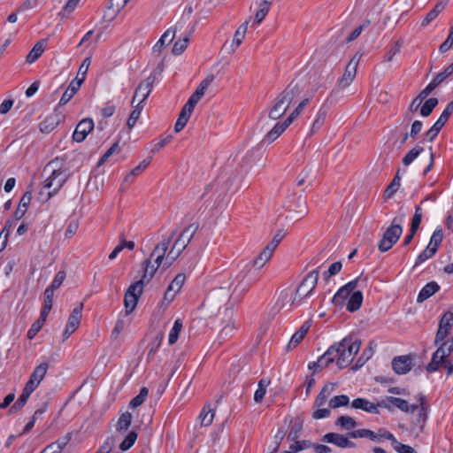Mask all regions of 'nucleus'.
I'll return each mask as SVG.
<instances>
[{"label":"nucleus","instance_id":"f257e3e1","mask_svg":"<svg viewBox=\"0 0 453 453\" xmlns=\"http://www.w3.org/2000/svg\"><path fill=\"white\" fill-rule=\"evenodd\" d=\"M239 297H234L230 293V287H219L211 289L204 298L202 308L209 316H222L230 318L234 316V306Z\"/></svg>","mask_w":453,"mask_h":453},{"label":"nucleus","instance_id":"f03ea898","mask_svg":"<svg viewBox=\"0 0 453 453\" xmlns=\"http://www.w3.org/2000/svg\"><path fill=\"white\" fill-rule=\"evenodd\" d=\"M333 345L336 347L338 352L336 356V365L339 369H343L352 362L355 356L358 353L361 340L352 342V337L349 335Z\"/></svg>","mask_w":453,"mask_h":453},{"label":"nucleus","instance_id":"7ed1b4c3","mask_svg":"<svg viewBox=\"0 0 453 453\" xmlns=\"http://www.w3.org/2000/svg\"><path fill=\"white\" fill-rule=\"evenodd\" d=\"M403 219L395 218L389 227L387 228L382 238L378 243V249L381 252L389 250L397 242L403 233L401 222Z\"/></svg>","mask_w":453,"mask_h":453},{"label":"nucleus","instance_id":"20e7f679","mask_svg":"<svg viewBox=\"0 0 453 453\" xmlns=\"http://www.w3.org/2000/svg\"><path fill=\"white\" fill-rule=\"evenodd\" d=\"M439 348L434 352L431 361L426 369L428 372H434L439 370L441 365L448 360L447 357L453 352V338L446 342H441Z\"/></svg>","mask_w":453,"mask_h":453},{"label":"nucleus","instance_id":"39448f33","mask_svg":"<svg viewBox=\"0 0 453 453\" xmlns=\"http://www.w3.org/2000/svg\"><path fill=\"white\" fill-rule=\"evenodd\" d=\"M319 280V271L313 270L309 273L298 286L291 305H296L303 297L310 296L315 289Z\"/></svg>","mask_w":453,"mask_h":453},{"label":"nucleus","instance_id":"423d86ee","mask_svg":"<svg viewBox=\"0 0 453 453\" xmlns=\"http://www.w3.org/2000/svg\"><path fill=\"white\" fill-rule=\"evenodd\" d=\"M68 178L69 174L66 173V170H63L61 167L52 169L50 175L44 181L43 185V188L52 189L48 193L49 198L59 191Z\"/></svg>","mask_w":453,"mask_h":453},{"label":"nucleus","instance_id":"0eeeda50","mask_svg":"<svg viewBox=\"0 0 453 453\" xmlns=\"http://www.w3.org/2000/svg\"><path fill=\"white\" fill-rule=\"evenodd\" d=\"M143 288L142 287V281H136L129 286L125 293L124 305L126 309V314L129 315L135 309L139 297L142 294Z\"/></svg>","mask_w":453,"mask_h":453},{"label":"nucleus","instance_id":"6e6552de","mask_svg":"<svg viewBox=\"0 0 453 453\" xmlns=\"http://www.w3.org/2000/svg\"><path fill=\"white\" fill-rule=\"evenodd\" d=\"M453 312L446 311L440 319L439 328L437 330L434 344L437 345L441 342H446V337L449 335L452 328Z\"/></svg>","mask_w":453,"mask_h":453},{"label":"nucleus","instance_id":"1a4fd4ad","mask_svg":"<svg viewBox=\"0 0 453 453\" xmlns=\"http://www.w3.org/2000/svg\"><path fill=\"white\" fill-rule=\"evenodd\" d=\"M154 83L155 74H150L144 81H141L135 89L131 104H134L135 103L139 95H142V99L139 102L143 104L151 93Z\"/></svg>","mask_w":453,"mask_h":453},{"label":"nucleus","instance_id":"9d476101","mask_svg":"<svg viewBox=\"0 0 453 453\" xmlns=\"http://www.w3.org/2000/svg\"><path fill=\"white\" fill-rule=\"evenodd\" d=\"M199 225L192 223L183 229L173 244L180 250H184L197 232Z\"/></svg>","mask_w":453,"mask_h":453},{"label":"nucleus","instance_id":"9b49d317","mask_svg":"<svg viewBox=\"0 0 453 453\" xmlns=\"http://www.w3.org/2000/svg\"><path fill=\"white\" fill-rule=\"evenodd\" d=\"M94 129V121L90 118L81 119L76 126L73 139L76 142H83L88 134Z\"/></svg>","mask_w":453,"mask_h":453},{"label":"nucleus","instance_id":"f8f14e48","mask_svg":"<svg viewBox=\"0 0 453 453\" xmlns=\"http://www.w3.org/2000/svg\"><path fill=\"white\" fill-rule=\"evenodd\" d=\"M302 91L303 86L301 83L293 80L278 96L289 106L294 99L300 96Z\"/></svg>","mask_w":453,"mask_h":453},{"label":"nucleus","instance_id":"ddd939ff","mask_svg":"<svg viewBox=\"0 0 453 453\" xmlns=\"http://www.w3.org/2000/svg\"><path fill=\"white\" fill-rule=\"evenodd\" d=\"M322 441L342 449L354 448L356 446V444L349 440L348 434L345 436L341 434L327 433L322 437Z\"/></svg>","mask_w":453,"mask_h":453},{"label":"nucleus","instance_id":"4468645a","mask_svg":"<svg viewBox=\"0 0 453 453\" xmlns=\"http://www.w3.org/2000/svg\"><path fill=\"white\" fill-rule=\"evenodd\" d=\"M378 405L388 411H391L392 406H395L403 412H410V403L406 400L398 397L387 396L385 399L378 401Z\"/></svg>","mask_w":453,"mask_h":453},{"label":"nucleus","instance_id":"2eb2a0df","mask_svg":"<svg viewBox=\"0 0 453 453\" xmlns=\"http://www.w3.org/2000/svg\"><path fill=\"white\" fill-rule=\"evenodd\" d=\"M419 401V411L414 419L412 420V426L418 427L421 432L426 423L428 414V405L426 403L425 396L423 395H418Z\"/></svg>","mask_w":453,"mask_h":453},{"label":"nucleus","instance_id":"dca6fc26","mask_svg":"<svg viewBox=\"0 0 453 453\" xmlns=\"http://www.w3.org/2000/svg\"><path fill=\"white\" fill-rule=\"evenodd\" d=\"M412 367V359L410 356L395 357L392 360V368L397 374H405Z\"/></svg>","mask_w":453,"mask_h":453},{"label":"nucleus","instance_id":"f3484780","mask_svg":"<svg viewBox=\"0 0 453 453\" xmlns=\"http://www.w3.org/2000/svg\"><path fill=\"white\" fill-rule=\"evenodd\" d=\"M63 116L59 113L54 112L46 117L43 121L39 125L40 131L44 134H49L54 130L63 119Z\"/></svg>","mask_w":453,"mask_h":453},{"label":"nucleus","instance_id":"a211bd4d","mask_svg":"<svg viewBox=\"0 0 453 453\" xmlns=\"http://www.w3.org/2000/svg\"><path fill=\"white\" fill-rule=\"evenodd\" d=\"M358 60H350L345 68L342 77L339 80V86L342 88L348 87L354 80L357 73Z\"/></svg>","mask_w":453,"mask_h":453},{"label":"nucleus","instance_id":"6ab92c4d","mask_svg":"<svg viewBox=\"0 0 453 453\" xmlns=\"http://www.w3.org/2000/svg\"><path fill=\"white\" fill-rule=\"evenodd\" d=\"M82 84V79H80V77H76L74 80H73L68 88L65 89L64 94L62 95L58 105H65L66 104L73 96L77 93L79 88H81Z\"/></svg>","mask_w":453,"mask_h":453},{"label":"nucleus","instance_id":"aec40b11","mask_svg":"<svg viewBox=\"0 0 453 453\" xmlns=\"http://www.w3.org/2000/svg\"><path fill=\"white\" fill-rule=\"evenodd\" d=\"M288 423L290 426L289 432L288 434V440L289 441H296L301 434V432L303 428V420L300 418H292L289 419L288 418H285V423Z\"/></svg>","mask_w":453,"mask_h":453},{"label":"nucleus","instance_id":"412c9836","mask_svg":"<svg viewBox=\"0 0 453 453\" xmlns=\"http://www.w3.org/2000/svg\"><path fill=\"white\" fill-rule=\"evenodd\" d=\"M337 349L336 347H334V345H331L327 350L320 356L317 360V365H319V369H323L327 367L329 365L333 364L334 361L336 362V356H337Z\"/></svg>","mask_w":453,"mask_h":453},{"label":"nucleus","instance_id":"4be33fe9","mask_svg":"<svg viewBox=\"0 0 453 453\" xmlns=\"http://www.w3.org/2000/svg\"><path fill=\"white\" fill-rule=\"evenodd\" d=\"M177 27V25L175 26ZM175 29L169 28L167 29L160 37V39L157 42V43L153 47L154 53H160L162 50L169 45L175 37Z\"/></svg>","mask_w":453,"mask_h":453},{"label":"nucleus","instance_id":"5701e85b","mask_svg":"<svg viewBox=\"0 0 453 453\" xmlns=\"http://www.w3.org/2000/svg\"><path fill=\"white\" fill-rule=\"evenodd\" d=\"M440 286L435 281L426 283L419 291L417 302L421 303L440 290Z\"/></svg>","mask_w":453,"mask_h":453},{"label":"nucleus","instance_id":"b1692460","mask_svg":"<svg viewBox=\"0 0 453 453\" xmlns=\"http://www.w3.org/2000/svg\"><path fill=\"white\" fill-rule=\"evenodd\" d=\"M436 88L434 87L431 82L411 101L409 111L411 112H416L420 107L422 102L428 96V95L434 90Z\"/></svg>","mask_w":453,"mask_h":453},{"label":"nucleus","instance_id":"393cba45","mask_svg":"<svg viewBox=\"0 0 453 453\" xmlns=\"http://www.w3.org/2000/svg\"><path fill=\"white\" fill-rule=\"evenodd\" d=\"M311 324L309 321L304 322L301 327L292 335L288 344V349H291L292 348H296L304 338L305 334L308 333L310 329Z\"/></svg>","mask_w":453,"mask_h":453},{"label":"nucleus","instance_id":"a878e982","mask_svg":"<svg viewBox=\"0 0 453 453\" xmlns=\"http://www.w3.org/2000/svg\"><path fill=\"white\" fill-rule=\"evenodd\" d=\"M32 194L30 191H27L24 193L22 197L20 198L19 203L16 211H14L13 217L15 220H19L24 217L27 207L31 202Z\"/></svg>","mask_w":453,"mask_h":453},{"label":"nucleus","instance_id":"bb28decb","mask_svg":"<svg viewBox=\"0 0 453 453\" xmlns=\"http://www.w3.org/2000/svg\"><path fill=\"white\" fill-rule=\"evenodd\" d=\"M335 388H336L335 383L326 384L322 388L319 394L317 395V397L314 401V405L319 408L321 407L322 405H324L326 399L328 398V396L334 391Z\"/></svg>","mask_w":453,"mask_h":453},{"label":"nucleus","instance_id":"cd10ccee","mask_svg":"<svg viewBox=\"0 0 453 453\" xmlns=\"http://www.w3.org/2000/svg\"><path fill=\"white\" fill-rule=\"evenodd\" d=\"M288 108L289 106L278 96L274 105L269 111V118L276 120L283 116Z\"/></svg>","mask_w":453,"mask_h":453},{"label":"nucleus","instance_id":"c85d7f7f","mask_svg":"<svg viewBox=\"0 0 453 453\" xmlns=\"http://www.w3.org/2000/svg\"><path fill=\"white\" fill-rule=\"evenodd\" d=\"M143 274L141 280L138 281H142V287L143 288L145 283H149L153 278L155 273L158 269L155 266V265H150V258L145 260L142 265Z\"/></svg>","mask_w":453,"mask_h":453},{"label":"nucleus","instance_id":"c756f323","mask_svg":"<svg viewBox=\"0 0 453 453\" xmlns=\"http://www.w3.org/2000/svg\"><path fill=\"white\" fill-rule=\"evenodd\" d=\"M363 303V294L361 291L357 290L353 292L346 303V309L349 312H355L361 307Z\"/></svg>","mask_w":453,"mask_h":453},{"label":"nucleus","instance_id":"7c9ffc66","mask_svg":"<svg viewBox=\"0 0 453 453\" xmlns=\"http://www.w3.org/2000/svg\"><path fill=\"white\" fill-rule=\"evenodd\" d=\"M373 345L376 346L373 342H369V346L364 349L356 364L352 366L353 371H357L360 369L372 357L374 353Z\"/></svg>","mask_w":453,"mask_h":453},{"label":"nucleus","instance_id":"2f4dec72","mask_svg":"<svg viewBox=\"0 0 453 453\" xmlns=\"http://www.w3.org/2000/svg\"><path fill=\"white\" fill-rule=\"evenodd\" d=\"M82 310H83V303H81L78 306H76L72 313L70 314L66 325L70 328H74L75 330L79 327L81 319L82 317Z\"/></svg>","mask_w":453,"mask_h":453},{"label":"nucleus","instance_id":"473e14b6","mask_svg":"<svg viewBox=\"0 0 453 453\" xmlns=\"http://www.w3.org/2000/svg\"><path fill=\"white\" fill-rule=\"evenodd\" d=\"M176 234V230H173L170 236L164 239L162 242H158L156 247L154 248L152 253L150 254V259L154 257L155 256L160 255V257L165 256L166 250L168 249V246L172 241V238Z\"/></svg>","mask_w":453,"mask_h":453},{"label":"nucleus","instance_id":"72a5a7b5","mask_svg":"<svg viewBox=\"0 0 453 453\" xmlns=\"http://www.w3.org/2000/svg\"><path fill=\"white\" fill-rule=\"evenodd\" d=\"M446 4H447V1H441L438 4H436V5L434 7V9L431 10L426 14V16L425 17V19L421 22V26L422 27H426L430 22H432L439 15V13H441L444 10Z\"/></svg>","mask_w":453,"mask_h":453},{"label":"nucleus","instance_id":"f704fd0d","mask_svg":"<svg viewBox=\"0 0 453 453\" xmlns=\"http://www.w3.org/2000/svg\"><path fill=\"white\" fill-rule=\"evenodd\" d=\"M273 251L274 250H273L271 248L265 246L258 257L253 261V266L257 269L263 267L270 260Z\"/></svg>","mask_w":453,"mask_h":453},{"label":"nucleus","instance_id":"c9c22d12","mask_svg":"<svg viewBox=\"0 0 453 453\" xmlns=\"http://www.w3.org/2000/svg\"><path fill=\"white\" fill-rule=\"evenodd\" d=\"M222 323H225V326L221 329L219 337L222 340H225L228 337L232 332L236 328L235 320L233 319V316L229 319L226 317H222Z\"/></svg>","mask_w":453,"mask_h":453},{"label":"nucleus","instance_id":"e433bc0d","mask_svg":"<svg viewBox=\"0 0 453 453\" xmlns=\"http://www.w3.org/2000/svg\"><path fill=\"white\" fill-rule=\"evenodd\" d=\"M247 28H248V21H245L235 31L234 39H233V42L231 44L233 50H235L242 42L243 39L245 38Z\"/></svg>","mask_w":453,"mask_h":453},{"label":"nucleus","instance_id":"4c0bfd02","mask_svg":"<svg viewBox=\"0 0 453 453\" xmlns=\"http://www.w3.org/2000/svg\"><path fill=\"white\" fill-rule=\"evenodd\" d=\"M45 42V40H41L35 43V45L27 56V63L32 64L42 56V52L44 51Z\"/></svg>","mask_w":453,"mask_h":453},{"label":"nucleus","instance_id":"58836bf2","mask_svg":"<svg viewBox=\"0 0 453 453\" xmlns=\"http://www.w3.org/2000/svg\"><path fill=\"white\" fill-rule=\"evenodd\" d=\"M327 111L323 107L320 108L317 113L316 119H314L312 126L311 127L310 135L317 133L321 127L324 125Z\"/></svg>","mask_w":453,"mask_h":453},{"label":"nucleus","instance_id":"ea45409f","mask_svg":"<svg viewBox=\"0 0 453 453\" xmlns=\"http://www.w3.org/2000/svg\"><path fill=\"white\" fill-rule=\"evenodd\" d=\"M215 411L210 408L209 405H205L198 417L201 422L202 426H210L214 418Z\"/></svg>","mask_w":453,"mask_h":453},{"label":"nucleus","instance_id":"a19ab883","mask_svg":"<svg viewBox=\"0 0 453 453\" xmlns=\"http://www.w3.org/2000/svg\"><path fill=\"white\" fill-rule=\"evenodd\" d=\"M399 173H400V170L397 171L393 180L388 186V188H386V190L384 192L383 196L386 200L391 198L395 194V192L398 190V188L400 187L401 177H400Z\"/></svg>","mask_w":453,"mask_h":453},{"label":"nucleus","instance_id":"79ce46f5","mask_svg":"<svg viewBox=\"0 0 453 453\" xmlns=\"http://www.w3.org/2000/svg\"><path fill=\"white\" fill-rule=\"evenodd\" d=\"M53 296H54V291L46 288L45 291H44V302H43V306L42 308V311H41V314L44 316H47L49 315L51 308H52V303H53Z\"/></svg>","mask_w":453,"mask_h":453},{"label":"nucleus","instance_id":"37998d69","mask_svg":"<svg viewBox=\"0 0 453 453\" xmlns=\"http://www.w3.org/2000/svg\"><path fill=\"white\" fill-rule=\"evenodd\" d=\"M424 151V148L420 145H416L413 149H411L403 157V165L408 166L411 165L422 152Z\"/></svg>","mask_w":453,"mask_h":453},{"label":"nucleus","instance_id":"c03bdc74","mask_svg":"<svg viewBox=\"0 0 453 453\" xmlns=\"http://www.w3.org/2000/svg\"><path fill=\"white\" fill-rule=\"evenodd\" d=\"M271 2L264 0L259 4V9L255 14L254 21L260 24L269 12Z\"/></svg>","mask_w":453,"mask_h":453},{"label":"nucleus","instance_id":"a18cd8bd","mask_svg":"<svg viewBox=\"0 0 453 453\" xmlns=\"http://www.w3.org/2000/svg\"><path fill=\"white\" fill-rule=\"evenodd\" d=\"M132 105L134 109L131 111L130 116L127 121L128 128H133L135 126L136 121L138 120L141 115V111L143 109V104L140 102L136 105H134V104Z\"/></svg>","mask_w":453,"mask_h":453},{"label":"nucleus","instance_id":"49530a36","mask_svg":"<svg viewBox=\"0 0 453 453\" xmlns=\"http://www.w3.org/2000/svg\"><path fill=\"white\" fill-rule=\"evenodd\" d=\"M453 74V62L447 66L442 72L439 73L431 81V84L437 88L448 77Z\"/></svg>","mask_w":453,"mask_h":453},{"label":"nucleus","instance_id":"de8ad7c7","mask_svg":"<svg viewBox=\"0 0 453 453\" xmlns=\"http://www.w3.org/2000/svg\"><path fill=\"white\" fill-rule=\"evenodd\" d=\"M352 293H350L347 288L341 287L338 291L335 293L332 299V303L336 306H342L344 301L350 296Z\"/></svg>","mask_w":453,"mask_h":453},{"label":"nucleus","instance_id":"09e8293b","mask_svg":"<svg viewBox=\"0 0 453 453\" xmlns=\"http://www.w3.org/2000/svg\"><path fill=\"white\" fill-rule=\"evenodd\" d=\"M46 319L47 316L43 317L42 314H40L39 319L32 324L31 327L27 331V338L29 340H32L39 333Z\"/></svg>","mask_w":453,"mask_h":453},{"label":"nucleus","instance_id":"8fccbe9b","mask_svg":"<svg viewBox=\"0 0 453 453\" xmlns=\"http://www.w3.org/2000/svg\"><path fill=\"white\" fill-rule=\"evenodd\" d=\"M335 425L341 426L344 430H350L357 426L355 419L349 416H340L336 419Z\"/></svg>","mask_w":453,"mask_h":453},{"label":"nucleus","instance_id":"3c124183","mask_svg":"<svg viewBox=\"0 0 453 453\" xmlns=\"http://www.w3.org/2000/svg\"><path fill=\"white\" fill-rule=\"evenodd\" d=\"M438 103L439 102L436 97L427 99L420 108V115L423 117H428L437 106Z\"/></svg>","mask_w":453,"mask_h":453},{"label":"nucleus","instance_id":"603ef678","mask_svg":"<svg viewBox=\"0 0 453 453\" xmlns=\"http://www.w3.org/2000/svg\"><path fill=\"white\" fill-rule=\"evenodd\" d=\"M152 157L143 159L136 167H134L125 178V181L129 180V177H136L150 164Z\"/></svg>","mask_w":453,"mask_h":453},{"label":"nucleus","instance_id":"864d4df0","mask_svg":"<svg viewBox=\"0 0 453 453\" xmlns=\"http://www.w3.org/2000/svg\"><path fill=\"white\" fill-rule=\"evenodd\" d=\"M181 328H182V321H181V319H178L174 321L173 326L171 329L170 334H169L168 342H169L170 345H173L177 342V340L179 338V334L181 331Z\"/></svg>","mask_w":453,"mask_h":453},{"label":"nucleus","instance_id":"5fc2aeb1","mask_svg":"<svg viewBox=\"0 0 453 453\" xmlns=\"http://www.w3.org/2000/svg\"><path fill=\"white\" fill-rule=\"evenodd\" d=\"M270 384V380L262 379L258 382V388L254 394V401L256 403H260L265 397L266 393V387Z\"/></svg>","mask_w":453,"mask_h":453},{"label":"nucleus","instance_id":"6e6d98bb","mask_svg":"<svg viewBox=\"0 0 453 453\" xmlns=\"http://www.w3.org/2000/svg\"><path fill=\"white\" fill-rule=\"evenodd\" d=\"M349 403V397L346 395H340L334 396L329 401V407L331 409H337L342 406H348Z\"/></svg>","mask_w":453,"mask_h":453},{"label":"nucleus","instance_id":"4d7b16f0","mask_svg":"<svg viewBox=\"0 0 453 453\" xmlns=\"http://www.w3.org/2000/svg\"><path fill=\"white\" fill-rule=\"evenodd\" d=\"M48 368H49L48 363H46V362L42 363L35 368V370L32 372L30 377L33 380H35L40 383L42 380V379L44 378Z\"/></svg>","mask_w":453,"mask_h":453},{"label":"nucleus","instance_id":"13d9d810","mask_svg":"<svg viewBox=\"0 0 453 453\" xmlns=\"http://www.w3.org/2000/svg\"><path fill=\"white\" fill-rule=\"evenodd\" d=\"M137 439V433L134 431H131L125 437V439L119 444V449L121 451L128 450L135 442Z\"/></svg>","mask_w":453,"mask_h":453},{"label":"nucleus","instance_id":"bf43d9fd","mask_svg":"<svg viewBox=\"0 0 453 453\" xmlns=\"http://www.w3.org/2000/svg\"><path fill=\"white\" fill-rule=\"evenodd\" d=\"M131 421L132 414L128 411H126L119 417L118 420L117 430L119 432L127 431L131 425Z\"/></svg>","mask_w":453,"mask_h":453},{"label":"nucleus","instance_id":"052dcab7","mask_svg":"<svg viewBox=\"0 0 453 453\" xmlns=\"http://www.w3.org/2000/svg\"><path fill=\"white\" fill-rule=\"evenodd\" d=\"M257 280V277H251V276H249L247 280H244V278L239 281V283L236 285L234 290V294L235 292H240L241 294L246 292L250 288V286L255 283L256 281Z\"/></svg>","mask_w":453,"mask_h":453},{"label":"nucleus","instance_id":"680f3d73","mask_svg":"<svg viewBox=\"0 0 453 453\" xmlns=\"http://www.w3.org/2000/svg\"><path fill=\"white\" fill-rule=\"evenodd\" d=\"M436 248L426 247L417 257L415 266L424 263L436 254Z\"/></svg>","mask_w":453,"mask_h":453},{"label":"nucleus","instance_id":"e2e57ef3","mask_svg":"<svg viewBox=\"0 0 453 453\" xmlns=\"http://www.w3.org/2000/svg\"><path fill=\"white\" fill-rule=\"evenodd\" d=\"M452 112L453 100L447 104L446 108L444 109V111H442V113L441 114V116L439 117L435 123L439 125L441 127H443V126L448 121Z\"/></svg>","mask_w":453,"mask_h":453},{"label":"nucleus","instance_id":"0e129e2a","mask_svg":"<svg viewBox=\"0 0 453 453\" xmlns=\"http://www.w3.org/2000/svg\"><path fill=\"white\" fill-rule=\"evenodd\" d=\"M422 220V210L419 206H417L415 208V213L413 215L411 223V228L410 231L412 232V234H416L418 231L419 225Z\"/></svg>","mask_w":453,"mask_h":453},{"label":"nucleus","instance_id":"69168bd1","mask_svg":"<svg viewBox=\"0 0 453 453\" xmlns=\"http://www.w3.org/2000/svg\"><path fill=\"white\" fill-rule=\"evenodd\" d=\"M188 42V36H185L183 39L176 41L173 44L172 53L175 56L180 55L187 49Z\"/></svg>","mask_w":453,"mask_h":453},{"label":"nucleus","instance_id":"338daca9","mask_svg":"<svg viewBox=\"0 0 453 453\" xmlns=\"http://www.w3.org/2000/svg\"><path fill=\"white\" fill-rule=\"evenodd\" d=\"M185 281V274L179 273L175 276V278L172 280L170 285L168 286V290H172L174 293H177L182 287Z\"/></svg>","mask_w":453,"mask_h":453},{"label":"nucleus","instance_id":"774afa93","mask_svg":"<svg viewBox=\"0 0 453 453\" xmlns=\"http://www.w3.org/2000/svg\"><path fill=\"white\" fill-rule=\"evenodd\" d=\"M115 446V439L113 437H107L103 445L97 449L96 453H111Z\"/></svg>","mask_w":453,"mask_h":453}]
</instances>
